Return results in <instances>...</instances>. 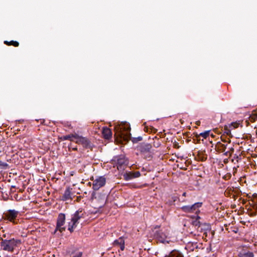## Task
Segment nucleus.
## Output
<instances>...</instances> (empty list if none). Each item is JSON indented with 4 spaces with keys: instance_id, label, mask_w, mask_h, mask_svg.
I'll list each match as a JSON object with an SVG mask.
<instances>
[{
    "instance_id": "f257e3e1",
    "label": "nucleus",
    "mask_w": 257,
    "mask_h": 257,
    "mask_svg": "<svg viewBox=\"0 0 257 257\" xmlns=\"http://www.w3.org/2000/svg\"><path fill=\"white\" fill-rule=\"evenodd\" d=\"M85 216V211L79 209L77 210L71 216L70 221L68 222V230L70 232H73L74 229L76 227L81 219H84Z\"/></svg>"
},
{
    "instance_id": "f03ea898",
    "label": "nucleus",
    "mask_w": 257,
    "mask_h": 257,
    "mask_svg": "<svg viewBox=\"0 0 257 257\" xmlns=\"http://www.w3.org/2000/svg\"><path fill=\"white\" fill-rule=\"evenodd\" d=\"M130 130V125L127 122H122L119 126L115 127V134L125 141H128L131 139Z\"/></svg>"
},
{
    "instance_id": "7ed1b4c3",
    "label": "nucleus",
    "mask_w": 257,
    "mask_h": 257,
    "mask_svg": "<svg viewBox=\"0 0 257 257\" xmlns=\"http://www.w3.org/2000/svg\"><path fill=\"white\" fill-rule=\"evenodd\" d=\"M160 226H156L154 227L153 231L154 232V237L160 242L169 243V231L168 229L162 228L158 230Z\"/></svg>"
},
{
    "instance_id": "20e7f679",
    "label": "nucleus",
    "mask_w": 257,
    "mask_h": 257,
    "mask_svg": "<svg viewBox=\"0 0 257 257\" xmlns=\"http://www.w3.org/2000/svg\"><path fill=\"white\" fill-rule=\"evenodd\" d=\"M107 195L103 192H93L91 194V199L95 207L101 208L104 206L107 200Z\"/></svg>"
},
{
    "instance_id": "39448f33",
    "label": "nucleus",
    "mask_w": 257,
    "mask_h": 257,
    "mask_svg": "<svg viewBox=\"0 0 257 257\" xmlns=\"http://www.w3.org/2000/svg\"><path fill=\"white\" fill-rule=\"evenodd\" d=\"M21 243V240L17 239H2L1 246L3 250L13 252Z\"/></svg>"
},
{
    "instance_id": "423d86ee",
    "label": "nucleus",
    "mask_w": 257,
    "mask_h": 257,
    "mask_svg": "<svg viewBox=\"0 0 257 257\" xmlns=\"http://www.w3.org/2000/svg\"><path fill=\"white\" fill-rule=\"evenodd\" d=\"M202 202H197L192 205L183 206L181 209L185 213H195L199 212V209L202 206Z\"/></svg>"
},
{
    "instance_id": "0eeeda50",
    "label": "nucleus",
    "mask_w": 257,
    "mask_h": 257,
    "mask_svg": "<svg viewBox=\"0 0 257 257\" xmlns=\"http://www.w3.org/2000/svg\"><path fill=\"white\" fill-rule=\"evenodd\" d=\"M93 181L92 189L94 190H98L100 188L103 187L106 184V178L103 176H97L94 179H91Z\"/></svg>"
},
{
    "instance_id": "6e6552de",
    "label": "nucleus",
    "mask_w": 257,
    "mask_h": 257,
    "mask_svg": "<svg viewBox=\"0 0 257 257\" xmlns=\"http://www.w3.org/2000/svg\"><path fill=\"white\" fill-rule=\"evenodd\" d=\"M65 223V215L64 213H60L57 219L56 227L55 232L59 231L60 232L65 230L66 227L64 226Z\"/></svg>"
},
{
    "instance_id": "1a4fd4ad",
    "label": "nucleus",
    "mask_w": 257,
    "mask_h": 257,
    "mask_svg": "<svg viewBox=\"0 0 257 257\" xmlns=\"http://www.w3.org/2000/svg\"><path fill=\"white\" fill-rule=\"evenodd\" d=\"M19 211L15 210H9L4 214V219L15 223V220L17 217Z\"/></svg>"
},
{
    "instance_id": "9d476101",
    "label": "nucleus",
    "mask_w": 257,
    "mask_h": 257,
    "mask_svg": "<svg viewBox=\"0 0 257 257\" xmlns=\"http://www.w3.org/2000/svg\"><path fill=\"white\" fill-rule=\"evenodd\" d=\"M113 161L115 162L118 169H122V167L126 165L127 164V160L123 155L114 157Z\"/></svg>"
},
{
    "instance_id": "9b49d317",
    "label": "nucleus",
    "mask_w": 257,
    "mask_h": 257,
    "mask_svg": "<svg viewBox=\"0 0 257 257\" xmlns=\"http://www.w3.org/2000/svg\"><path fill=\"white\" fill-rule=\"evenodd\" d=\"M74 142L78 144H81L84 147H87L89 145L88 140L84 137L82 136H80L77 134H75V136L74 137Z\"/></svg>"
},
{
    "instance_id": "f8f14e48",
    "label": "nucleus",
    "mask_w": 257,
    "mask_h": 257,
    "mask_svg": "<svg viewBox=\"0 0 257 257\" xmlns=\"http://www.w3.org/2000/svg\"><path fill=\"white\" fill-rule=\"evenodd\" d=\"M113 244L114 246H119L122 251L124 249V239L122 237H120L118 239L115 240L113 241Z\"/></svg>"
},
{
    "instance_id": "ddd939ff",
    "label": "nucleus",
    "mask_w": 257,
    "mask_h": 257,
    "mask_svg": "<svg viewBox=\"0 0 257 257\" xmlns=\"http://www.w3.org/2000/svg\"><path fill=\"white\" fill-rule=\"evenodd\" d=\"M71 190L72 189L70 187H68L66 189L62 196V200L63 201H67L69 199H72V193Z\"/></svg>"
},
{
    "instance_id": "4468645a",
    "label": "nucleus",
    "mask_w": 257,
    "mask_h": 257,
    "mask_svg": "<svg viewBox=\"0 0 257 257\" xmlns=\"http://www.w3.org/2000/svg\"><path fill=\"white\" fill-rule=\"evenodd\" d=\"M102 134L105 139L108 140L112 137V132L111 130L107 127L103 128Z\"/></svg>"
},
{
    "instance_id": "2eb2a0df",
    "label": "nucleus",
    "mask_w": 257,
    "mask_h": 257,
    "mask_svg": "<svg viewBox=\"0 0 257 257\" xmlns=\"http://www.w3.org/2000/svg\"><path fill=\"white\" fill-rule=\"evenodd\" d=\"M141 175V173L139 171H137L135 173H130L128 174H127L125 177L126 180L131 179L134 178H137L140 177Z\"/></svg>"
},
{
    "instance_id": "dca6fc26",
    "label": "nucleus",
    "mask_w": 257,
    "mask_h": 257,
    "mask_svg": "<svg viewBox=\"0 0 257 257\" xmlns=\"http://www.w3.org/2000/svg\"><path fill=\"white\" fill-rule=\"evenodd\" d=\"M239 257H254V254L251 251H241L238 254Z\"/></svg>"
},
{
    "instance_id": "f3484780",
    "label": "nucleus",
    "mask_w": 257,
    "mask_h": 257,
    "mask_svg": "<svg viewBox=\"0 0 257 257\" xmlns=\"http://www.w3.org/2000/svg\"><path fill=\"white\" fill-rule=\"evenodd\" d=\"M4 43L8 46L13 45L15 47H18L19 45V42L17 41H5L4 42Z\"/></svg>"
},
{
    "instance_id": "a211bd4d",
    "label": "nucleus",
    "mask_w": 257,
    "mask_h": 257,
    "mask_svg": "<svg viewBox=\"0 0 257 257\" xmlns=\"http://www.w3.org/2000/svg\"><path fill=\"white\" fill-rule=\"evenodd\" d=\"M75 136V134H71L68 135L66 136H63V140H70V141L74 142V137Z\"/></svg>"
},
{
    "instance_id": "6ab92c4d",
    "label": "nucleus",
    "mask_w": 257,
    "mask_h": 257,
    "mask_svg": "<svg viewBox=\"0 0 257 257\" xmlns=\"http://www.w3.org/2000/svg\"><path fill=\"white\" fill-rule=\"evenodd\" d=\"M169 257H183V256L178 251H173L171 252Z\"/></svg>"
},
{
    "instance_id": "aec40b11",
    "label": "nucleus",
    "mask_w": 257,
    "mask_h": 257,
    "mask_svg": "<svg viewBox=\"0 0 257 257\" xmlns=\"http://www.w3.org/2000/svg\"><path fill=\"white\" fill-rule=\"evenodd\" d=\"M200 218V217L199 216H197V218L195 220H194L192 222V224L195 226H198L199 227L201 225V222L199 220V219Z\"/></svg>"
},
{
    "instance_id": "412c9836",
    "label": "nucleus",
    "mask_w": 257,
    "mask_h": 257,
    "mask_svg": "<svg viewBox=\"0 0 257 257\" xmlns=\"http://www.w3.org/2000/svg\"><path fill=\"white\" fill-rule=\"evenodd\" d=\"M188 247L191 248V250H193L195 248H198V245L197 242L195 243H189L187 245Z\"/></svg>"
},
{
    "instance_id": "4be33fe9",
    "label": "nucleus",
    "mask_w": 257,
    "mask_h": 257,
    "mask_svg": "<svg viewBox=\"0 0 257 257\" xmlns=\"http://www.w3.org/2000/svg\"><path fill=\"white\" fill-rule=\"evenodd\" d=\"M209 131H207L201 133L199 135V137H202L204 139H206L209 135Z\"/></svg>"
},
{
    "instance_id": "5701e85b",
    "label": "nucleus",
    "mask_w": 257,
    "mask_h": 257,
    "mask_svg": "<svg viewBox=\"0 0 257 257\" xmlns=\"http://www.w3.org/2000/svg\"><path fill=\"white\" fill-rule=\"evenodd\" d=\"M218 146L220 148V150L224 152L226 148L227 145L219 143L218 144Z\"/></svg>"
},
{
    "instance_id": "b1692460",
    "label": "nucleus",
    "mask_w": 257,
    "mask_h": 257,
    "mask_svg": "<svg viewBox=\"0 0 257 257\" xmlns=\"http://www.w3.org/2000/svg\"><path fill=\"white\" fill-rule=\"evenodd\" d=\"M142 140V138L141 137H139L138 138H134L132 139V141L133 143H137L139 141H141Z\"/></svg>"
},
{
    "instance_id": "393cba45",
    "label": "nucleus",
    "mask_w": 257,
    "mask_h": 257,
    "mask_svg": "<svg viewBox=\"0 0 257 257\" xmlns=\"http://www.w3.org/2000/svg\"><path fill=\"white\" fill-rule=\"evenodd\" d=\"M230 152H226V153H225V154L226 155H228V154H229V155L230 156V155H231V153L233 152V151H234V149H233V148H231L230 149Z\"/></svg>"
},
{
    "instance_id": "a878e982",
    "label": "nucleus",
    "mask_w": 257,
    "mask_h": 257,
    "mask_svg": "<svg viewBox=\"0 0 257 257\" xmlns=\"http://www.w3.org/2000/svg\"><path fill=\"white\" fill-rule=\"evenodd\" d=\"M8 166V164L6 163L3 162L2 161H0V167H7Z\"/></svg>"
},
{
    "instance_id": "bb28decb",
    "label": "nucleus",
    "mask_w": 257,
    "mask_h": 257,
    "mask_svg": "<svg viewBox=\"0 0 257 257\" xmlns=\"http://www.w3.org/2000/svg\"><path fill=\"white\" fill-rule=\"evenodd\" d=\"M82 255V253L81 252H79L77 254H76L75 255H74L73 257H81Z\"/></svg>"
},
{
    "instance_id": "cd10ccee",
    "label": "nucleus",
    "mask_w": 257,
    "mask_h": 257,
    "mask_svg": "<svg viewBox=\"0 0 257 257\" xmlns=\"http://www.w3.org/2000/svg\"><path fill=\"white\" fill-rule=\"evenodd\" d=\"M238 158H239V157H238L237 155H235L234 156V159H238Z\"/></svg>"
},
{
    "instance_id": "c85d7f7f",
    "label": "nucleus",
    "mask_w": 257,
    "mask_h": 257,
    "mask_svg": "<svg viewBox=\"0 0 257 257\" xmlns=\"http://www.w3.org/2000/svg\"><path fill=\"white\" fill-rule=\"evenodd\" d=\"M235 125H236V124L235 123H232L231 124V126H233L234 128L236 127V126H234Z\"/></svg>"
},
{
    "instance_id": "c756f323",
    "label": "nucleus",
    "mask_w": 257,
    "mask_h": 257,
    "mask_svg": "<svg viewBox=\"0 0 257 257\" xmlns=\"http://www.w3.org/2000/svg\"><path fill=\"white\" fill-rule=\"evenodd\" d=\"M182 195H183V196H186V192H184V193H183Z\"/></svg>"
},
{
    "instance_id": "7c9ffc66",
    "label": "nucleus",
    "mask_w": 257,
    "mask_h": 257,
    "mask_svg": "<svg viewBox=\"0 0 257 257\" xmlns=\"http://www.w3.org/2000/svg\"><path fill=\"white\" fill-rule=\"evenodd\" d=\"M254 116H255L256 119H257V112L254 114Z\"/></svg>"
},
{
    "instance_id": "2f4dec72",
    "label": "nucleus",
    "mask_w": 257,
    "mask_h": 257,
    "mask_svg": "<svg viewBox=\"0 0 257 257\" xmlns=\"http://www.w3.org/2000/svg\"><path fill=\"white\" fill-rule=\"evenodd\" d=\"M73 150H77V148H73Z\"/></svg>"
},
{
    "instance_id": "473e14b6",
    "label": "nucleus",
    "mask_w": 257,
    "mask_h": 257,
    "mask_svg": "<svg viewBox=\"0 0 257 257\" xmlns=\"http://www.w3.org/2000/svg\"><path fill=\"white\" fill-rule=\"evenodd\" d=\"M206 225L207 226V228H209V224H206Z\"/></svg>"
}]
</instances>
